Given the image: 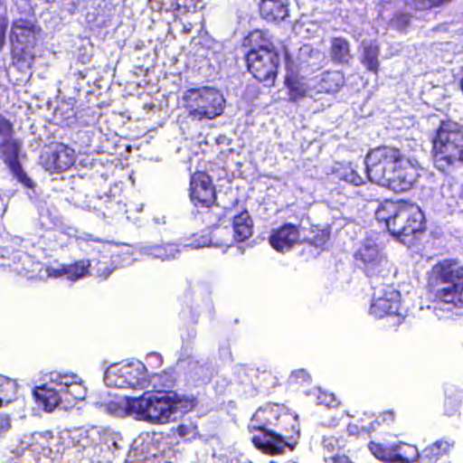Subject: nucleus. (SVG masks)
<instances>
[{
  "mask_svg": "<svg viewBox=\"0 0 463 463\" xmlns=\"http://www.w3.org/2000/svg\"><path fill=\"white\" fill-rule=\"evenodd\" d=\"M59 439L64 449H75L79 463H109L123 443L120 433L105 430L100 435L96 429L65 431Z\"/></svg>",
  "mask_w": 463,
  "mask_h": 463,
  "instance_id": "nucleus-1",
  "label": "nucleus"
},
{
  "mask_svg": "<svg viewBox=\"0 0 463 463\" xmlns=\"http://www.w3.org/2000/svg\"><path fill=\"white\" fill-rule=\"evenodd\" d=\"M196 402L193 394L165 390H157L155 393L146 392L136 397L135 420L152 424L175 421L181 414L191 411Z\"/></svg>",
  "mask_w": 463,
  "mask_h": 463,
  "instance_id": "nucleus-2",
  "label": "nucleus"
},
{
  "mask_svg": "<svg viewBox=\"0 0 463 463\" xmlns=\"http://www.w3.org/2000/svg\"><path fill=\"white\" fill-rule=\"evenodd\" d=\"M433 277L439 281L437 289L439 301L433 313L439 319H449L463 315V266L444 260L432 269Z\"/></svg>",
  "mask_w": 463,
  "mask_h": 463,
  "instance_id": "nucleus-3",
  "label": "nucleus"
},
{
  "mask_svg": "<svg viewBox=\"0 0 463 463\" xmlns=\"http://www.w3.org/2000/svg\"><path fill=\"white\" fill-rule=\"evenodd\" d=\"M378 222H384L388 232L402 242L424 229V214L420 208L407 202L385 201L375 211Z\"/></svg>",
  "mask_w": 463,
  "mask_h": 463,
  "instance_id": "nucleus-4",
  "label": "nucleus"
},
{
  "mask_svg": "<svg viewBox=\"0 0 463 463\" xmlns=\"http://www.w3.org/2000/svg\"><path fill=\"white\" fill-rule=\"evenodd\" d=\"M434 166L450 174L463 164V127L454 121H442L433 140Z\"/></svg>",
  "mask_w": 463,
  "mask_h": 463,
  "instance_id": "nucleus-5",
  "label": "nucleus"
},
{
  "mask_svg": "<svg viewBox=\"0 0 463 463\" xmlns=\"http://www.w3.org/2000/svg\"><path fill=\"white\" fill-rule=\"evenodd\" d=\"M86 392L85 386L76 374L58 373H52L50 383L36 386L33 392L37 404L48 412L54 411L62 400L69 403L83 400Z\"/></svg>",
  "mask_w": 463,
  "mask_h": 463,
  "instance_id": "nucleus-6",
  "label": "nucleus"
},
{
  "mask_svg": "<svg viewBox=\"0 0 463 463\" xmlns=\"http://www.w3.org/2000/svg\"><path fill=\"white\" fill-rule=\"evenodd\" d=\"M279 420L275 406L260 408L256 411L249 424L250 430L259 432L251 438L255 448L270 455L281 454L287 448L290 451L294 449V445L286 441L281 434L269 430V427Z\"/></svg>",
  "mask_w": 463,
  "mask_h": 463,
  "instance_id": "nucleus-7",
  "label": "nucleus"
},
{
  "mask_svg": "<svg viewBox=\"0 0 463 463\" xmlns=\"http://www.w3.org/2000/svg\"><path fill=\"white\" fill-rule=\"evenodd\" d=\"M182 101L192 120L213 119L223 112L224 99L213 88L188 89L183 93Z\"/></svg>",
  "mask_w": 463,
  "mask_h": 463,
  "instance_id": "nucleus-8",
  "label": "nucleus"
},
{
  "mask_svg": "<svg viewBox=\"0 0 463 463\" xmlns=\"http://www.w3.org/2000/svg\"><path fill=\"white\" fill-rule=\"evenodd\" d=\"M104 382L107 386L118 389L143 390L149 385L146 368L139 361L109 366L105 372Z\"/></svg>",
  "mask_w": 463,
  "mask_h": 463,
  "instance_id": "nucleus-9",
  "label": "nucleus"
},
{
  "mask_svg": "<svg viewBox=\"0 0 463 463\" xmlns=\"http://www.w3.org/2000/svg\"><path fill=\"white\" fill-rule=\"evenodd\" d=\"M405 157L393 146H382L371 149L364 159L367 178L380 185L386 182L388 172L391 173Z\"/></svg>",
  "mask_w": 463,
  "mask_h": 463,
  "instance_id": "nucleus-10",
  "label": "nucleus"
},
{
  "mask_svg": "<svg viewBox=\"0 0 463 463\" xmlns=\"http://www.w3.org/2000/svg\"><path fill=\"white\" fill-rule=\"evenodd\" d=\"M249 71L260 81L273 83L279 63V54L267 46L251 49L246 54Z\"/></svg>",
  "mask_w": 463,
  "mask_h": 463,
  "instance_id": "nucleus-11",
  "label": "nucleus"
},
{
  "mask_svg": "<svg viewBox=\"0 0 463 463\" xmlns=\"http://www.w3.org/2000/svg\"><path fill=\"white\" fill-rule=\"evenodd\" d=\"M354 260L358 268L364 269L367 276L379 273L381 268L388 265L377 239L366 237L354 252Z\"/></svg>",
  "mask_w": 463,
  "mask_h": 463,
  "instance_id": "nucleus-12",
  "label": "nucleus"
},
{
  "mask_svg": "<svg viewBox=\"0 0 463 463\" xmlns=\"http://www.w3.org/2000/svg\"><path fill=\"white\" fill-rule=\"evenodd\" d=\"M12 135L13 126L11 122L0 114V146H9L12 153L16 155L19 143L12 138ZM7 164L16 181L34 193L35 184L24 171L16 156L9 157Z\"/></svg>",
  "mask_w": 463,
  "mask_h": 463,
  "instance_id": "nucleus-13",
  "label": "nucleus"
},
{
  "mask_svg": "<svg viewBox=\"0 0 463 463\" xmlns=\"http://www.w3.org/2000/svg\"><path fill=\"white\" fill-rule=\"evenodd\" d=\"M369 313L376 318L394 317L397 319L396 323L400 324V292L391 286L383 285L379 288L373 294Z\"/></svg>",
  "mask_w": 463,
  "mask_h": 463,
  "instance_id": "nucleus-14",
  "label": "nucleus"
},
{
  "mask_svg": "<svg viewBox=\"0 0 463 463\" xmlns=\"http://www.w3.org/2000/svg\"><path fill=\"white\" fill-rule=\"evenodd\" d=\"M368 448L376 458L384 463H412L419 456L417 447L407 443L393 444L386 448L372 441Z\"/></svg>",
  "mask_w": 463,
  "mask_h": 463,
  "instance_id": "nucleus-15",
  "label": "nucleus"
},
{
  "mask_svg": "<svg viewBox=\"0 0 463 463\" xmlns=\"http://www.w3.org/2000/svg\"><path fill=\"white\" fill-rule=\"evenodd\" d=\"M419 176L415 165L404 158L402 163H399L391 173L388 172L386 182L381 183L380 185L395 193H402L410 190Z\"/></svg>",
  "mask_w": 463,
  "mask_h": 463,
  "instance_id": "nucleus-16",
  "label": "nucleus"
},
{
  "mask_svg": "<svg viewBox=\"0 0 463 463\" xmlns=\"http://www.w3.org/2000/svg\"><path fill=\"white\" fill-rule=\"evenodd\" d=\"M75 152L68 146L59 143L53 149L44 152L41 157V165L49 173H59L68 170L75 163Z\"/></svg>",
  "mask_w": 463,
  "mask_h": 463,
  "instance_id": "nucleus-17",
  "label": "nucleus"
},
{
  "mask_svg": "<svg viewBox=\"0 0 463 463\" xmlns=\"http://www.w3.org/2000/svg\"><path fill=\"white\" fill-rule=\"evenodd\" d=\"M190 197L196 206L209 207L214 203L215 191L208 175L197 172L191 176Z\"/></svg>",
  "mask_w": 463,
  "mask_h": 463,
  "instance_id": "nucleus-18",
  "label": "nucleus"
},
{
  "mask_svg": "<svg viewBox=\"0 0 463 463\" xmlns=\"http://www.w3.org/2000/svg\"><path fill=\"white\" fill-rule=\"evenodd\" d=\"M299 229L292 223H285L273 230L269 236V243L277 251L284 252L291 250L299 242Z\"/></svg>",
  "mask_w": 463,
  "mask_h": 463,
  "instance_id": "nucleus-19",
  "label": "nucleus"
},
{
  "mask_svg": "<svg viewBox=\"0 0 463 463\" xmlns=\"http://www.w3.org/2000/svg\"><path fill=\"white\" fill-rule=\"evenodd\" d=\"M89 266H92L90 260H80L73 264L63 266L61 269L46 267L43 270H40L41 278H60L67 276V279L75 281L83 278L89 272Z\"/></svg>",
  "mask_w": 463,
  "mask_h": 463,
  "instance_id": "nucleus-20",
  "label": "nucleus"
},
{
  "mask_svg": "<svg viewBox=\"0 0 463 463\" xmlns=\"http://www.w3.org/2000/svg\"><path fill=\"white\" fill-rule=\"evenodd\" d=\"M136 397H116L107 402H101L99 407L106 413L118 418L132 417L135 419Z\"/></svg>",
  "mask_w": 463,
  "mask_h": 463,
  "instance_id": "nucleus-21",
  "label": "nucleus"
},
{
  "mask_svg": "<svg viewBox=\"0 0 463 463\" xmlns=\"http://www.w3.org/2000/svg\"><path fill=\"white\" fill-rule=\"evenodd\" d=\"M316 93H334L340 90L345 83L344 74L339 71H325L315 78Z\"/></svg>",
  "mask_w": 463,
  "mask_h": 463,
  "instance_id": "nucleus-22",
  "label": "nucleus"
},
{
  "mask_svg": "<svg viewBox=\"0 0 463 463\" xmlns=\"http://www.w3.org/2000/svg\"><path fill=\"white\" fill-rule=\"evenodd\" d=\"M260 10L267 21H284L289 14V0H262Z\"/></svg>",
  "mask_w": 463,
  "mask_h": 463,
  "instance_id": "nucleus-23",
  "label": "nucleus"
},
{
  "mask_svg": "<svg viewBox=\"0 0 463 463\" xmlns=\"http://www.w3.org/2000/svg\"><path fill=\"white\" fill-rule=\"evenodd\" d=\"M454 441L451 439H439L430 446L425 448L416 459L420 463H435L440 457L449 454L454 447Z\"/></svg>",
  "mask_w": 463,
  "mask_h": 463,
  "instance_id": "nucleus-24",
  "label": "nucleus"
},
{
  "mask_svg": "<svg viewBox=\"0 0 463 463\" xmlns=\"http://www.w3.org/2000/svg\"><path fill=\"white\" fill-rule=\"evenodd\" d=\"M286 83L289 90L290 99L298 100L304 97L314 98L316 93L313 78L309 80L287 77Z\"/></svg>",
  "mask_w": 463,
  "mask_h": 463,
  "instance_id": "nucleus-25",
  "label": "nucleus"
},
{
  "mask_svg": "<svg viewBox=\"0 0 463 463\" xmlns=\"http://www.w3.org/2000/svg\"><path fill=\"white\" fill-rule=\"evenodd\" d=\"M33 25L26 20H17L14 23L11 30L10 39L28 48L34 42Z\"/></svg>",
  "mask_w": 463,
  "mask_h": 463,
  "instance_id": "nucleus-26",
  "label": "nucleus"
},
{
  "mask_svg": "<svg viewBox=\"0 0 463 463\" xmlns=\"http://www.w3.org/2000/svg\"><path fill=\"white\" fill-rule=\"evenodd\" d=\"M186 381L190 385L199 386L210 381L212 371L196 360H190L186 368Z\"/></svg>",
  "mask_w": 463,
  "mask_h": 463,
  "instance_id": "nucleus-27",
  "label": "nucleus"
},
{
  "mask_svg": "<svg viewBox=\"0 0 463 463\" xmlns=\"http://www.w3.org/2000/svg\"><path fill=\"white\" fill-rule=\"evenodd\" d=\"M180 250L175 244L145 245L140 248V253L161 260H174L179 254Z\"/></svg>",
  "mask_w": 463,
  "mask_h": 463,
  "instance_id": "nucleus-28",
  "label": "nucleus"
},
{
  "mask_svg": "<svg viewBox=\"0 0 463 463\" xmlns=\"http://www.w3.org/2000/svg\"><path fill=\"white\" fill-rule=\"evenodd\" d=\"M252 220L247 211L233 217L234 239L237 241H243L252 234Z\"/></svg>",
  "mask_w": 463,
  "mask_h": 463,
  "instance_id": "nucleus-29",
  "label": "nucleus"
},
{
  "mask_svg": "<svg viewBox=\"0 0 463 463\" xmlns=\"http://www.w3.org/2000/svg\"><path fill=\"white\" fill-rule=\"evenodd\" d=\"M331 59L339 63H348L352 55L349 43L342 37L333 38L330 48Z\"/></svg>",
  "mask_w": 463,
  "mask_h": 463,
  "instance_id": "nucleus-30",
  "label": "nucleus"
},
{
  "mask_svg": "<svg viewBox=\"0 0 463 463\" xmlns=\"http://www.w3.org/2000/svg\"><path fill=\"white\" fill-rule=\"evenodd\" d=\"M77 244L80 250L87 254H90L95 251L101 253L109 246L108 241L94 239L90 234L79 236L77 238Z\"/></svg>",
  "mask_w": 463,
  "mask_h": 463,
  "instance_id": "nucleus-31",
  "label": "nucleus"
},
{
  "mask_svg": "<svg viewBox=\"0 0 463 463\" xmlns=\"http://www.w3.org/2000/svg\"><path fill=\"white\" fill-rule=\"evenodd\" d=\"M363 63L369 71H376L379 67V48L372 42H364Z\"/></svg>",
  "mask_w": 463,
  "mask_h": 463,
  "instance_id": "nucleus-32",
  "label": "nucleus"
},
{
  "mask_svg": "<svg viewBox=\"0 0 463 463\" xmlns=\"http://www.w3.org/2000/svg\"><path fill=\"white\" fill-rule=\"evenodd\" d=\"M336 175L340 180L355 186L364 184V177L359 175L351 165H345L337 169Z\"/></svg>",
  "mask_w": 463,
  "mask_h": 463,
  "instance_id": "nucleus-33",
  "label": "nucleus"
},
{
  "mask_svg": "<svg viewBox=\"0 0 463 463\" xmlns=\"http://www.w3.org/2000/svg\"><path fill=\"white\" fill-rule=\"evenodd\" d=\"M103 259H105V257H103ZM89 260L92 263V266H89V269L94 271L95 274L99 278L106 279L113 271V269L109 268V262L105 260H98L92 259Z\"/></svg>",
  "mask_w": 463,
  "mask_h": 463,
  "instance_id": "nucleus-34",
  "label": "nucleus"
},
{
  "mask_svg": "<svg viewBox=\"0 0 463 463\" xmlns=\"http://www.w3.org/2000/svg\"><path fill=\"white\" fill-rule=\"evenodd\" d=\"M113 263L121 267L130 265L135 260L132 248L130 246H124L117 255L113 256Z\"/></svg>",
  "mask_w": 463,
  "mask_h": 463,
  "instance_id": "nucleus-35",
  "label": "nucleus"
},
{
  "mask_svg": "<svg viewBox=\"0 0 463 463\" xmlns=\"http://www.w3.org/2000/svg\"><path fill=\"white\" fill-rule=\"evenodd\" d=\"M31 263L30 256L24 252H16L14 256V264L15 265L14 270L17 272H29L31 269L29 264Z\"/></svg>",
  "mask_w": 463,
  "mask_h": 463,
  "instance_id": "nucleus-36",
  "label": "nucleus"
},
{
  "mask_svg": "<svg viewBox=\"0 0 463 463\" xmlns=\"http://www.w3.org/2000/svg\"><path fill=\"white\" fill-rule=\"evenodd\" d=\"M13 429L12 414L0 412V439H6Z\"/></svg>",
  "mask_w": 463,
  "mask_h": 463,
  "instance_id": "nucleus-37",
  "label": "nucleus"
},
{
  "mask_svg": "<svg viewBox=\"0 0 463 463\" xmlns=\"http://www.w3.org/2000/svg\"><path fill=\"white\" fill-rule=\"evenodd\" d=\"M288 382L290 384H305L310 382V375L304 369L291 373Z\"/></svg>",
  "mask_w": 463,
  "mask_h": 463,
  "instance_id": "nucleus-38",
  "label": "nucleus"
},
{
  "mask_svg": "<svg viewBox=\"0 0 463 463\" xmlns=\"http://www.w3.org/2000/svg\"><path fill=\"white\" fill-rule=\"evenodd\" d=\"M152 381L155 385L160 384L163 388H171L174 386V378L171 373H164L160 374H154Z\"/></svg>",
  "mask_w": 463,
  "mask_h": 463,
  "instance_id": "nucleus-39",
  "label": "nucleus"
},
{
  "mask_svg": "<svg viewBox=\"0 0 463 463\" xmlns=\"http://www.w3.org/2000/svg\"><path fill=\"white\" fill-rule=\"evenodd\" d=\"M317 402L319 404H324L328 407H334L337 405L336 399L333 393L320 390L317 394Z\"/></svg>",
  "mask_w": 463,
  "mask_h": 463,
  "instance_id": "nucleus-40",
  "label": "nucleus"
},
{
  "mask_svg": "<svg viewBox=\"0 0 463 463\" xmlns=\"http://www.w3.org/2000/svg\"><path fill=\"white\" fill-rule=\"evenodd\" d=\"M323 448L328 453H334L340 448V441L334 436H325L323 439Z\"/></svg>",
  "mask_w": 463,
  "mask_h": 463,
  "instance_id": "nucleus-41",
  "label": "nucleus"
},
{
  "mask_svg": "<svg viewBox=\"0 0 463 463\" xmlns=\"http://www.w3.org/2000/svg\"><path fill=\"white\" fill-rule=\"evenodd\" d=\"M329 240V232L326 230L319 231L312 239V244L316 248L323 249Z\"/></svg>",
  "mask_w": 463,
  "mask_h": 463,
  "instance_id": "nucleus-42",
  "label": "nucleus"
},
{
  "mask_svg": "<svg viewBox=\"0 0 463 463\" xmlns=\"http://www.w3.org/2000/svg\"><path fill=\"white\" fill-rule=\"evenodd\" d=\"M200 3V0H176L178 8H184L186 12H194Z\"/></svg>",
  "mask_w": 463,
  "mask_h": 463,
  "instance_id": "nucleus-43",
  "label": "nucleus"
},
{
  "mask_svg": "<svg viewBox=\"0 0 463 463\" xmlns=\"http://www.w3.org/2000/svg\"><path fill=\"white\" fill-rule=\"evenodd\" d=\"M5 390H15V383L8 377L0 375V391L4 392Z\"/></svg>",
  "mask_w": 463,
  "mask_h": 463,
  "instance_id": "nucleus-44",
  "label": "nucleus"
},
{
  "mask_svg": "<svg viewBox=\"0 0 463 463\" xmlns=\"http://www.w3.org/2000/svg\"><path fill=\"white\" fill-rule=\"evenodd\" d=\"M7 28V21L0 18V49L2 48L5 40V32Z\"/></svg>",
  "mask_w": 463,
  "mask_h": 463,
  "instance_id": "nucleus-45",
  "label": "nucleus"
},
{
  "mask_svg": "<svg viewBox=\"0 0 463 463\" xmlns=\"http://www.w3.org/2000/svg\"><path fill=\"white\" fill-rule=\"evenodd\" d=\"M333 463H352L346 456L335 455L332 458Z\"/></svg>",
  "mask_w": 463,
  "mask_h": 463,
  "instance_id": "nucleus-46",
  "label": "nucleus"
},
{
  "mask_svg": "<svg viewBox=\"0 0 463 463\" xmlns=\"http://www.w3.org/2000/svg\"><path fill=\"white\" fill-rule=\"evenodd\" d=\"M208 242H209V240L207 238L203 237L202 241H199V242L194 241L191 244V246H193L194 248L205 247L208 245Z\"/></svg>",
  "mask_w": 463,
  "mask_h": 463,
  "instance_id": "nucleus-47",
  "label": "nucleus"
},
{
  "mask_svg": "<svg viewBox=\"0 0 463 463\" xmlns=\"http://www.w3.org/2000/svg\"><path fill=\"white\" fill-rule=\"evenodd\" d=\"M375 425H378L377 420L371 422L368 426L363 425L361 428L364 431L370 432L375 430Z\"/></svg>",
  "mask_w": 463,
  "mask_h": 463,
  "instance_id": "nucleus-48",
  "label": "nucleus"
},
{
  "mask_svg": "<svg viewBox=\"0 0 463 463\" xmlns=\"http://www.w3.org/2000/svg\"><path fill=\"white\" fill-rule=\"evenodd\" d=\"M347 431L350 435H355L358 433V427L354 424H349L347 426Z\"/></svg>",
  "mask_w": 463,
  "mask_h": 463,
  "instance_id": "nucleus-49",
  "label": "nucleus"
},
{
  "mask_svg": "<svg viewBox=\"0 0 463 463\" xmlns=\"http://www.w3.org/2000/svg\"><path fill=\"white\" fill-rule=\"evenodd\" d=\"M40 435L46 440H49L50 439H53V435L51 431H44L43 433H40Z\"/></svg>",
  "mask_w": 463,
  "mask_h": 463,
  "instance_id": "nucleus-50",
  "label": "nucleus"
},
{
  "mask_svg": "<svg viewBox=\"0 0 463 463\" xmlns=\"http://www.w3.org/2000/svg\"><path fill=\"white\" fill-rule=\"evenodd\" d=\"M153 221L156 224H161V223H165V216H161V217H154L153 218Z\"/></svg>",
  "mask_w": 463,
  "mask_h": 463,
  "instance_id": "nucleus-51",
  "label": "nucleus"
},
{
  "mask_svg": "<svg viewBox=\"0 0 463 463\" xmlns=\"http://www.w3.org/2000/svg\"><path fill=\"white\" fill-rule=\"evenodd\" d=\"M191 29H192V24H184L183 25V32L185 33H190Z\"/></svg>",
  "mask_w": 463,
  "mask_h": 463,
  "instance_id": "nucleus-52",
  "label": "nucleus"
},
{
  "mask_svg": "<svg viewBox=\"0 0 463 463\" xmlns=\"http://www.w3.org/2000/svg\"><path fill=\"white\" fill-rule=\"evenodd\" d=\"M152 358H156L157 360H160V356L157 354H150L146 357V359H152Z\"/></svg>",
  "mask_w": 463,
  "mask_h": 463,
  "instance_id": "nucleus-53",
  "label": "nucleus"
},
{
  "mask_svg": "<svg viewBox=\"0 0 463 463\" xmlns=\"http://www.w3.org/2000/svg\"><path fill=\"white\" fill-rule=\"evenodd\" d=\"M185 426L180 425L178 428L179 433L184 435V434Z\"/></svg>",
  "mask_w": 463,
  "mask_h": 463,
  "instance_id": "nucleus-54",
  "label": "nucleus"
},
{
  "mask_svg": "<svg viewBox=\"0 0 463 463\" xmlns=\"http://www.w3.org/2000/svg\"><path fill=\"white\" fill-rule=\"evenodd\" d=\"M386 415L389 417V420H393V415L392 412H387Z\"/></svg>",
  "mask_w": 463,
  "mask_h": 463,
  "instance_id": "nucleus-55",
  "label": "nucleus"
},
{
  "mask_svg": "<svg viewBox=\"0 0 463 463\" xmlns=\"http://www.w3.org/2000/svg\"><path fill=\"white\" fill-rule=\"evenodd\" d=\"M312 53L315 56H321V54L317 51H316V52L312 51Z\"/></svg>",
  "mask_w": 463,
  "mask_h": 463,
  "instance_id": "nucleus-56",
  "label": "nucleus"
},
{
  "mask_svg": "<svg viewBox=\"0 0 463 463\" xmlns=\"http://www.w3.org/2000/svg\"><path fill=\"white\" fill-rule=\"evenodd\" d=\"M4 404V399L0 397V408L3 406Z\"/></svg>",
  "mask_w": 463,
  "mask_h": 463,
  "instance_id": "nucleus-57",
  "label": "nucleus"
},
{
  "mask_svg": "<svg viewBox=\"0 0 463 463\" xmlns=\"http://www.w3.org/2000/svg\"><path fill=\"white\" fill-rule=\"evenodd\" d=\"M269 463H276L275 461H270Z\"/></svg>",
  "mask_w": 463,
  "mask_h": 463,
  "instance_id": "nucleus-58",
  "label": "nucleus"
},
{
  "mask_svg": "<svg viewBox=\"0 0 463 463\" xmlns=\"http://www.w3.org/2000/svg\"><path fill=\"white\" fill-rule=\"evenodd\" d=\"M289 463H296V462H289Z\"/></svg>",
  "mask_w": 463,
  "mask_h": 463,
  "instance_id": "nucleus-59",
  "label": "nucleus"
}]
</instances>
